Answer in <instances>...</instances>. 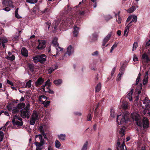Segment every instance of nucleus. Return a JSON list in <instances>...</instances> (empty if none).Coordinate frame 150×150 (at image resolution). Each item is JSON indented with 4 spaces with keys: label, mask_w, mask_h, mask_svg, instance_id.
Instances as JSON below:
<instances>
[{
    "label": "nucleus",
    "mask_w": 150,
    "mask_h": 150,
    "mask_svg": "<svg viewBox=\"0 0 150 150\" xmlns=\"http://www.w3.org/2000/svg\"><path fill=\"white\" fill-rule=\"evenodd\" d=\"M139 105L144 109V115L150 117V100L148 98L145 97L143 100H140Z\"/></svg>",
    "instance_id": "obj_1"
},
{
    "label": "nucleus",
    "mask_w": 150,
    "mask_h": 150,
    "mask_svg": "<svg viewBox=\"0 0 150 150\" xmlns=\"http://www.w3.org/2000/svg\"><path fill=\"white\" fill-rule=\"evenodd\" d=\"M128 114L123 113L118 115L117 118V121L118 125H125L129 121Z\"/></svg>",
    "instance_id": "obj_2"
},
{
    "label": "nucleus",
    "mask_w": 150,
    "mask_h": 150,
    "mask_svg": "<svg viewBox=\"0 0 150 150\" xmlns=\"http://www.w3.org/2000/svg\"><path fill=\"white\" fill-rule=\"evenodd\" d=\"M142 88V84L141 83L139 85H138L136 89L135 92L136 94H138L137 96H136V98L134 101V103L135 105L136 104L137 106H140L139 105V104L140 103V101H139V97L138 96L139 95L141 92V90Z\"/></svg>",
    "instance_id": "obj_3"
},
{
    "label": "nucleus",
    "mask_w": 150,
    "mask_h": 150,
    "mask_svg": "<svg viewBox=\"0 0 150 150\" xmlns=\"http://www.w3.org/2000/svg\"><path fill=\"white\" fill-rule=\"evenodd\" d=\"M12 122L14 125L22 126L23 125L22 119L16 115L13 116Z\"/></svg>",
    "instance_id": "obj_4"
},
{
    "label": "nucleus",
    "mask_w": 150,
    "mask_h": 150,
    "mask_svg": "<svg viewBox=\"0 0 150 150\" xmlns=\"http://www.w3.org/2000/svg\"><path fill=\"white\" fill-rule=\"evenodd\" d=\"M137 125L141 127L143 126L144 128H147L149 126L148 120L147 118L146 117H144L143 119V123L139 121V122H137Z\"/></svg>",
    "instance_id": "obj_5"
},
{
    "label": "nucleus",
    "mask_w": 150,
    "mask_h": 150,
    "mask_svg": "<svg viewBox=\"0 0 150 150\" xmlns=\"http://www.w3.org/2000/svg\"><path fill=\"white\" fill-rule=\"evenodd\" d=\"M21 116L23 118H28L31 113L30 110L22 109L21 110Z\"/></svg>",
    "instance_id": "obj_6"
},
{
    "label": "nucleus",
    "mask_w": 150,
    "mask_h": 150,
    "mask_svg": "<svg viewBox=\"0 0 150 150\" xmlns=\"http://www.w3.org/2000/svg\"><path fill=\"white\" fill-rule=\"evenodd\" d=\"M2 4L3 6H9L13 8L14 6L12 4V2L10 0H2Z\"/></svg>",
    "instance_id": "obj_7"
},
{
    "label": "nucleus",
    "mask_w": 150,
    "mask_h": 150,
    "mask_svg": "<svg viewBox=\"0 0 150 150\" xmlns=\"http://www.w3.org/2000/svg\"><path fill=\"white\" fill-rule=\"evenodd\" d=\"M117 145V150H127L126 146L124 143L123 142L121 144L119 139L118 140Z\"/></svg>",
    "instance_id": "obj_8"
},
{
    "label": "nucleus",
    "mask_w": 150,
    "mask_h": 150,
    "mask_svg": "<svg viewBox=\"0 0 150 150\" xmlns=\"http://www.w3.org/2000/svg\"><path fill=\"white\" fill-rule=\"evenodd\" d=\"M38 45L37 48L38 50H42L45 47V42L44 40H38Z\"/></svg>",
    "instance_id": "obj_9"
},
{
    "label": "nucleus",
    "mask_w": 150,
    "mask_h": 150,
    "mask_svg": "<svg viewBox=\"0 0 150 150\" xmlns=\"http://www.w3.org/2000/svg\"><path fill=\"white\" fill-rule=\"evenodd\" d=\"M74 48L71 45H69L67 48L66 54L68 56L71 55L74 52Z\"/></svg>",
    "instance_id": "obj_10"
},
{
    "label": "nucleus",
    "mask_w": 150,
    "mask_h": 150,
    "mask_svg": "<svg viewBox=\"0 0 150 150\" xmlns=\"http://www.w3.org/2000/svg\"><path fill=\"white\" fill-rule=\"evenodd\" d=\"M8 41L7 39L5 37L0 38V46L2 45L3 48H5Z\"/></svg>",
    "instance_id": "obj_11"
},
{
    "label": "nucleus",
    "mask_w": 150,
    "mask_h": 150,
    "mask_svg": "<svg viewBox=\"0 0 150 150\" xmlns=\"http://www.w3.org/2000/svg\"><path fill=\"white\" fill-rule=\"evenodd\" d=\"M132 117L133 120L137 122H139V120L140 119V116L139 114L136 112H134L132 114Z\"/></svg>",
    "instance_id": "obj_12"
},
{
    "label": "nucleus",
    "mask_w": 150,
    "mask_h": 150,
    "mask_svg": "<svg viewBox=\"0 0 150 150\" xmlns=\"http://www.w3.org/2000/svg\"><path fill=\"white\" fill-rule=\"evenodd\" d=\"M44 81V79L42 77L39 78L35 83V86L37 87L40 86L43 83Z\"/></svg>",
    "instance_id": "obj_13"
},
{
    "label": "nucleus",
    "mask_w": 150,
    "mask_h": 150,
    "mask_svg": "<svg viewBox=\"0 0 150 150\" xmlns=\"http://www.w3.org/2000/svg\"><path fill=\"white\" fill-rule=\"evenodd\" d=\"M31 117L36 120H38L39 119V112L36 111H34Z\"/></svg>",
    "instance_id": "obj_14"
},
{
    "label": "nucleus",
    "mask_w": 150,
    "mask_h": 150,
    "mask_svg": "<svg viewBox=\"0 0 150 150\" xmlns=\"http://www.w3.org/2000/svg\"><path fill=\"white\" fill-rule=\"evenodd\" d=\"M111 33H109V34H108V35L104 38L103 40V42L102 45L103 46H105L106 43L109 40L110 38L111 37Z\"/></svg>",
    "instance_id": "obj_15"
},
{
    "label": "nucleus",
    "mask_w": 150,
    "mask_h": 150,
    "mask_svg": "<svg viewBox=\"0 0 150 150\" xmlns=\"http://www.w3.org/2000/svg\"><path fill=\"white\" fill-rule=\"evenodd\" d=\"M142 59L143 61L146 63H148L150 60L149 58L147 55L145 53H144L142 55Z\"/></svg>",
    "instance_id": "obj_16"
},
{
    "label": "nucleus",
    "mask_w": 150,
    "mask_h": 150,
    "mask_svg": "<svg viewBox=\"0 0 150 150\" xmlns=\"http://www.w3.org/2000/svg\"><path fill=\"white\" fill-rule=\"evenodd\" d=\"M131 26V23H129L126 26L124 30V35H126V37H127V36L129 32V28Z\"/></svg>",
    "instance_id": "obj_17"
},
{
    "label": "nucleus",
    "mask_w": 150,
    "mask_h": 150,
    "mask_svg": "<svg viewBox=\"0 0 150 150\" xmlns=\"http://www.w3.org/2000/svg\"><path fill=\"white\" fill-rule=\"evenodd\" d=\"M133 89H132L129 91V92L128 93L127 95V97L130 101L132 100V95L133 93Z\"/></svg>",
    "instance_id": "obj_18"
},
{
    "label": "nucleus",
    "mask_w": 150,
    "mask_h": 150,
    "mask_svg": "<svg viewBox=\"0 0 150 150\" xmlns=\"http://www.w3.org/2000/svg\"><path fill=\"white\" fill-rule=\"evenodd\" d=\"M21 53L22 55L25 57H27L28 56V51L25 48L23 47L22 48Z\"/></svg>",
    "instance_id": "obj_19"
},
{
    "label": "nucleus",
    "mask_w": 150,
    "mask_h": 150,
    "mask_svg": "<svg viewBox=\"0 0 150 150\" xmlns=\"http://www.w3.org/2000/svg\"><path fill=\"white\" fill-rule=\"evenodd\" d=\"M39 56L40 57V58L39 59H40V62L41 63H44L46 60V56L44 54H41L39 55Z\"/></svg>",
    "instance_id": "obj_20"
},
{
    "label": "nucleus",
    "mask_w": 150,
    "mask_h": 150,
    "mask_svg": "<svg viewBox=\"0 0 150 150\" xmlns=\"http://www.w3.org/2000/svg\"><path fill=\"white\" fill-rule=\"evenodd\" d=\"M55 47L56 50H57V54L56 55H53L54 56H57L58 53H60V52H62V51L63 50V48L59 46L58 45H57Z\"/></svg>",
    "instance_id": "obj_21"
},
{
    "label": "nucleus",
    "mask_w": 150,
    "mask_h": 150,
    "mask_svg": "<svg viewBox=\"0 0 150 150\" xmlns=\"http://www.w3.org/2000/svg\"><path fill=\"white\" fill-rule=\"evenodd\" d=\"M58 67V66L57 64H55L52 66V68H51L48 69V73L51 74L55 70L57 69Z\"/></svg>",
    "instance_id": "obj_22"
},
{
    "label": "nucleus",
    "mask_w": 150,
    "mask_h": 150,
    "mask_svg": "<svg viewBox=\"0 0 150 150\" xmlns=\"http://www.w3.org/2000/svg\"><path fill=\"white\" fill-rule=\"evenodd\" d=\"M148 71H147L145 73V75L144 77V78L143 79V84L144 85H145L148 82Z\"/></svg>",
    "instance_id": "obj_23"
},
{
    "label": "nucleus",
    "mask_w": 150,
    "mask_h": 150,
    "mask_svg": "<svg viewBox=\"0 0 150 150\" xmlns=\"http://www.w3.org/2000/svg\"><path fill=\"white\" fill-rule=\"evenodd\" d=\"M137 16L135 15H132V21L129 23H131V25L132 26V23L133 22L136 23L137 21Z\"/></svg>",
    "instance_id": "obj_24"
},
{
    "label": "nucleus",
    "mask_w": 150,
    "mask_h": 150,
    "mask_svg": "<svg viewBox=\"0 0 150 150\" xmlns=\"http://www.w3.org/2000/svg\"><path fill=\"white\" fill-rule=\"evenodd\" d=\"M79 28L76 26H75L73 31V36L74 37H76L78 33Z\"/></svg>",
    "instance_id": "obj_25"
},
{
    "label": "nucleus",
    "mask_w": 150,
    "mask_h": 150,
    "mask_svg": "<svg viewBox=\"0 0 150 150\" xmlns=\"http://www.w3.org/2000/svg\"><path fill=\"white\" fill-rule=\"evenodd\" d=\"M40 58V57L39 56V55H38L35 57H33V59L35 63H37L38 62H40V59H39Z\"/></svg>",
    "instance_id": "obj_26"
},
{
    "label": "nucleus",
    "mask_w": 150,
    "mask_h": 150,
    "mask_svg": "<svg viewBox=\"0 0 150 150\" xmlns=\"http://www.w3.org/2000/svg\"><path fill=\"white\" fill-rule=\"evenodd\" d=\"M124 69H121L119 73V74L117 76V80H120L121 79V77L123 75L124 72Z\"/></svg>",
    "instance_id": "obj_27"
},
{
    "label": "nucleus",
    "mask_w": 150,
    "mask_h": 150,
    "mask_svg": "<svg viewBox=\"0 0 150 150\" xmlns=\"http://www.w3.org/2000/svg\"><path fill=\"white\" fill-rule=\"evenodd\" d=\"M136 9V7L134 6H132L131 7L128 9L127 10V11L129 13H132Z\"/></svg>",
    "instance_id": "obj_28"
},
{
    "label": "nucleus",
    "mask_w": 150,
    "mask_h": 150,
    "mask_svg": "<svg viewBox=\"0 0 150 150\" xmlns=\"http://www.w3.org/2000/svg\"><path fill=\"white\" fill-rule=\"evenodd\" d=\"M115 15L116 17V21L118 24L120 23L121 22L122 19L120 17L119 14H115Z\"/></svg>",
    "instance_id": "obj_29"
},
{
    "label": "nucleus",
    "mask_w": 150,
    "mask_h": 150,
    "mask_svg": "<svg viewBox=\"0 0 150 150\" xmlns=\"http://www.w3.org/2000/svg\"><path fill=\"white\" fill-rule=\"evenodd\" d=\"M58 137L59 140L64 141L65 140L66 135L65 134H61L58 135Z\"/></svg>",
    "instance_id": "obj_30"
},
{
    "label": "nucleus",
    "mask_w": 150,
    "mask_h": 150,
    "mask_svg": "<svg viewBox=\"0 0 150 150\" xmlns=\"http://www.w3.org/2000/svg\"><path fill=\"white\" fill-rule=\"evenodd\" d=\"M59 23L58 21H55L53 23V26H54V30H53V32H55L57 30V28L58 25Z\"/></svg>",
    "instance_id": "obj_31"
},
{
    "label": "nucleus",
    "mask_w": 150,
    "mask_h": 150,
    "mask_svg": "<svg viewBox=\"0 0 150 150\" xmlns=\"http://www.w3.org/2000/svg\"><path fill=\"white\" fill-rule=\"evenodd\" d=\"M25 106V104L23 103H21L18 104L17 107L19 110L24 108Z\"/></svg>",
    "instance_id": "obj_32"
},
{
    "label": "nucleus",
    "mask_w": 150,
    "mask_h": 150,
    "mask_svg": "<svg viewBox=\"0 0 150 150\" xmlns=\"http://www.w3.org/2000/svg\"><path fill=\"white\" fill-rule=\"evenodd\" d=\"M47 98L44 95H42L39 96L38 99L40 101L42 102L45 101L43 100V99L45 100H45H46Z\"/></svg>",
    "instance_id": "obj_33"
},
{
    "label": "nucleus",
    "mask_w": 150,
    "mask_h": 150,
    "mask_svg": "<svg viewBox=\"0 0 150 150\" xmlns=\"http://www.w3.org/2000/svg\"><path fill=\"white\" fill-rule=\"evenodd\" d=\"M101 83H98L96 87V92H98L101 89Z\"/></svg>",
    "instance_id": "obj_34"
},
{
    "label": "nucleus",
    "mask_w": 150,
    "mask_h": 150,
    "mask_svg": "<svg viewBox=\"0 0 150 150\" xmlns=\"http://www.w3.org/2000/svg\"><path fill=\"white\" fill-rule=\"evenodd\" d=\"M14 107L13 103H9L7 106V108L9 111H11L13 107Z\"/></svg>",
    "instance_id": "obj_35"
},
{
    "label": "nucleus",
    "mask_w": 150,
    "mask_h": 150,
    "mask_svg": "<svg viewBox=\"0 0 150 150\" xmlns=\"http://www.w3.org/2000/svg\"><path fill=\"white\" fill-rule=\"evenodd\" d=\"M61 144L60 142L57 140H56L55 141V146L57 148L59 149L61 146Z\"/></svg>",
    "instance_id": "obj_36"
},
{
    "label": "nucleus",
    "mask_w": 150,
    "mask_h": 150,
    "mask_svg": "<svg viewBox=\"0 0 150 150\" xmlns=\"http://www.w3.org/2000/svg\"><path fill=\"white\" fill-rule=\"evenodd\" d=\"M88 144V141H86L83 144L81 150H86L87 149V146Z\"/></svg>",
    "instance_id": "obj_37"
},
{
    "label": "nucleus",
    "mask_w": 150,
    "mask_h": 150,
    "mask_svg": "<svg viewBox=\"0 0 150 150\" xmlns=\"http://www.w3.org/2000/svg\"><path fill=\"white\" fill-rule=\"evenodd\" d=\"M128 104L127 103H122L120 108H122L124 109H126L128 108Z\"/></svg>",
    "instance_id": "obj_38"
},
{
    "label": "nucleus",
    "mask_w": 150,
    "mask_h": 150,
    "mask_svg": "<svg viewBox=\"0 0 150 150\" xmlns=\"http://www.w3.org/2000/svg\"><path fill=\"white\" fill-rule=\"evenodd\" d=\"M11 110L13 113H15L18 112L19 111V110L17 107L14 106Z\"/></svg>",
    "instance_id": "obj_39"
},
{
    "label": "nucleus",
    "mask_w": 150,
    "mask_h": 150,
    "mask_svg": "<svg viewBox=\"0 0 150 150\" xmlns=\"http://www.w3.org/2000/svg\"><path fill=\"white\" fill-rule=\"evenodd\" d=\"M110 116L112 117H115L116 114L115 113V110L113 109H111L110 111Z\"/></svg>",
    "instance_id": "obj_40"
},
{
    "label": "nucleus",
    "mask_w": 150,
    "mask_h": 150,
    "mask_svg": "<svg viewBox=\"0 0 150 150\" xmlns=\"http://www.w3.org/2000/svg\"><path fill=\"white\" fill-rule=\"evenodd\" d=\"M62 80L61 79H59L57 80H55L54 81V82L57 85H59L62 83Z\"/></svg>",
    "instance_id": "obj_41"
},
{
    "label": "nucleus",
    "mask_w": 150,
    "mask_h": 150,
    "mask_svg": "<svg viewBox=\"0 0 150 150\" xmlns=\"http://www.w3.org/2000/svg\"><path fill=\"white\" fill-rule=\"evenodd\" d=\"M31 86V81L29 80L26 83L25 87L26 88H29Z\"/></svg>",
    "instance_id": "obj_42"
},
{
    "label": "nucleus",
    "mask_w": 150,
    "mask_h": 150,
    "mask_svg": "<svg viewBox=\"0 0 150 150\" xmlns=\"http://www.w3.org/2000/svg\"><path fill=\"white\" fill-rule=\"evenodd\" d=\"M36 121L37 120H36L31 117L30 121V124L31 125H33Z\"/></svg>",
    "instance_id": "obj_43"
},
{
    "label": "nucleus",
    "mask_w": 150,
    "mask_h": 150,
    "mask_svg": "<svg viewBox=\"0 0 150 150\" xmlns=\"http://www.w3.org/2000/svg\"><path fill=\"white\" fill-rule=\"evenodd\" d=\"M45 100L44 101L42 102V103L44 105V106L45 107H47L49 105V104L50 103V101H48L46 102H45Z\"/></svg>",
    "instance_id": "obj_44"
},
{
    "label": "nucleus",
    "mask_w": 150,
    "mask_h": 150,
    "mask_svg": "<svg viewBox=\"0 0 150 150\" xmlns=\"http://www.w3.org/2000/svg\"><path fill=\"white\" fill-rule=\"evenodd\" d=\"M52 43L53 45L56 47L57 45H58L57 43V38H54L53 40L52 41Z\"/></svg>",
    "instance_id": "obj_45"
},
{
    "label": "nucleus",
    "mask_w": 150,
    "mask_h": 150,
    "mask_svg": "<svg viewBox=\"0 0 150 150\" xmlns=\"http://www.w3.org/2000/svg\"><path fill=\"white\" fill-rule=\"evenodd\" d=\"M138 47V44L137 42H134L133 45V48L132 50H135Z\"/></svg>",
    "instance_id": "obj_46"
},
{
    "label": "nucleus",
    "mask_w": 150,
    "mask_h": 150,
    "mask_svg": "<svg viewBox=\"0 0 150 150\" xmlns=\"http://www.w3.org/2000/svg\"><path fill=\"white\" fill-rule=\"evenodd\" d=\"M26 0V2L28 3H30L31 4H35V3H36L37 2L38 0Z\"/></svg>",
    "instance_id": "obj_47"
},
{
    "label": "nucleus",
    "mask_w": 150,
    "mask_h": 150,
    "mask_svg": "<svg viewBox=\"0 0 150 150\" xmlns=\"http://www.w3.org/2000/svg\"><path fill=\"white\" fill-rule=\"evenodd\" d=\"M45 91V92H48L51 94H53L54 93L53 91L50 89V87L49 88H47V89Z\"/></svg>",
    "instance_id": "obj_48"
},
{
    "label": "nucleus",
    "mask_w": 150,
    "mask_h": 150,
    "mask_svg": "<svg viewBox=\"0 0 150 150\" xmlns=\"http://www.w3.org/2000/svg\"><path fill=\"white\" fill-rule=\"evenodd\" d=\"M86 0H83L81 2H80L79 3L78 5L76 6V7H78V6H79L80 7H81V5H83L85 4L84 2Z\"/></svg>",
    "instance_id": "obj_49"
},
{
    "label": "nucleus",
    "mask_w": 150,
    "mask_h": 150,
    "mask_svg": "<svg viewBox=\"0 0 150 150\" xmlns=\"http://www.w3.org/2000/svg\"><path fill=\"white\" fill-rule=\"evenodd\" d=\"M117 46V44H114L111 47L110 50V52L112 53L113 51V50Z\"/></svg>",
    "instance_id": "obj_50"
},
{
    "label": "nucleus",
    "mask_w": 150,
    "mask_h": 150,
    "mask_svg": "<svg viewBox=\"0 0 150 150\" xmlns=\"http://www.w3.org/2000/svg\"><path fill=\"white\" fill-rule=\"evenodd\" d=\"M39 129L40 132L41 133V134L44 133L45 132L44 131V128L42 126H40L39 128Z\"/></svg>",
    "instance_id": "obj_51"
},
{
    "label": "nucleus",
    "mask_w": 150,
    "mask_h": 150,
    "mask_svg": "<svg viewBox=\"0 0 150 150\" xmlns=\"http://www.w3.org/2000/svg\"><path fill=\"white\" fill-rule=\"evenodd\" d=\"M50 23L49 22H47L45 23V25L46 30H49L50 28Z\"/></svg>",
    "instance_id": "obj_52"
},
{
    "label": "nucleus",
    "mask_w": 150,
    "mask_h": 150,
    "mask_svg": "<svg viewBox=\"0 0 150 150\" xmlns=\"http://www.w3.org/2000/svg\"><path fill=\"white\" fill-rule=\"evenodd\" d=\"M140 76H141L140 74V73H139L138 75V76L137 78V79H136V85H137L138 84V82H139V81L140 80Z\"/></svg>",
    "instance_id": "obj_53"
},
{
    "label": "nucleus",
    "mask_w": 150,
    "mask_h": 150,
    "mask_svg": "<svg viewBox=\"0 0 150 150\" xmlns=\"http://www.w3.org/2000/svg\"><path fill=\"white\" fill-rule=\"evenodd\" d=\"M67 21H65V22H63V21H62V24H61L60 25V30H61L62 28H64V27L63 26V25L65 24V25H64V26H65V25H67Z\"/></svg>",
    "instance_id": "obj_54"
},
{
    "label": "nucleus",
    "mask_w": 150,
    "mask_h": 150,
    "mask_svg": "<svg viewBox=\"0 0 150 150\" xmlns=\"http://www.w3.org/2000/svg\"><path fill=\"white\" fill-rule=\"evenodd\" d=\"M6 58L12 61L15 59V56L13 55H12L11 57H10L9 56H8Z\"/></svg>",
    "instance_id": "obj_55"
},
{
    "label": "nucleus",
    "mask_w": 150,
    "mask_h": 150,
    "mask_svg": "<svg viewBox=\"0 0 150 150\" xmlns=\"http://www.w3.org/2000/svg\"><path fill=\"white\" fill-rule=\"evenodd\" d=\"M124 131L125 129L123 128H122L120 131L119 132L121 136H122L124 135Z\"/></svg>",
    "instance_id": "obj_56"
},
{
    "label": "nucleus",
    "mask_w": 150,
    "mask_h": 150,
    "mask_svg": "<svg viewBox=\"0 0 150 150\" xmlns=\"http://www.w3.org/2000/svg\"><path fill=\"white\" fill-rule=\"evenodd\" d=\"M45 85L48 86V87H47V88H49L50 87V86L51 83L49 79L47 80V81H46L45 83Z\"/></svg>",
    "instance_id": "obj_57"
},
{
    "label": "nucleus",
    "mask_w": 150,
    "mask_h": 150,
    "mask_svg": "<svg viewBox=\"0 0 150 150\" xmlns=\"http://www.w3.org/2000/svg\"><path fill=\"white\" fill-rule=\"evenodd\" d=\"M67 8H65L64 9V11H65L66 13H67L68 12V11H70L71 10V7L68 6L67 7Z\"/></svg>",
    "instance_id": "obj_58"
},
{
    "label": "nucleus",
    "mask_w": 150,
    "mask_h": 150,
    "mask_svg": "<svg viewBox=\"0 0 150 150\" xmlns=\"http://www.w3.org/2000/svg\"><path fill=\"white\" fill-rule=\"evenodd\" d=\"M47 150H53V146L52 144H49L47 146Z\"/></svg>",
    "instance_id": "obj_59"
},
{
    "label": "nucleus",
    "mask_w": 150,
    "mask_h": 150,
    "mask_svg": "<svg viewBox=\"0 0 150 150\" xmlns=\"http://www.w3.org/2000/svg\"><path fill=\"white\" fill-rule=\"evenodd\" d=\"M79 13L80 15H83L85 14L84 10L83 9H81V10H80L79 11Z\"/></svg>",
    "instance_id": "obj_60"
},
{
    "label": "nucleus",
    "mask_w": 150,
    "mask_h": 150,
    "mask_svg": "<svg viewBox=\"0 0 150 150\" xmlns=\"http://www.w3.org/2000/svg\"><path fill=\"white\" fill-rule=\"evenodd\" d=\"M28 67L31 71H33L34 67L33 65L32 64H29Z\"/></svg>",
    "instance_id": "obj_61"
},
{
    "label": "nucleus",
    "mask_w": 150,
    "mask_h": 150,
    "mask_svg": "<svg viewBox=\"0 0 150 150\" xmlns=\"http://www.w3.org/2000/svg\"><path fill=\"white\" fill-rule=\"evenodd\" d=\"M35 138H37L38 137L40 139V140L42 139V134H38L35 136Z\"/></svg>",
    "instance_id": "obj_62"
},
{
    "label": "nucleus",
    "mask_w": 150,
    "mask_h": 150,
    "mask_svg": "<svg viewBox=\"0 0 150 150\" xmlns=\"http://www.w3.org/2000/svg\"><path fill=\"white\" fill-rule=\"evenodd\" d=\"M92 119V117L91 116V115L90 113H89L88 115L87 118V120L88 121L91 120Z\"/></svg>",
    "instance_id": "obj_63"
},
{
    "label": "nucleus",
    "mask_w": 150,
    "mask_h": 150,
    "mask_svg": "<svg viewBox=\"0 0 150 150\" xmlns=\"http://www.w3.org/2000/svg\"><path fill=\"white\" fill-rule=\"evenodd\" d=\"M149 46H150V39L146 42L145 46V47H146Z\"/></svg>",
    "instance_id": "obj_64"
}]
</instances>
